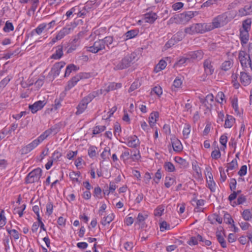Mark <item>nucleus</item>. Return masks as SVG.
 Here are the masks:
<instances>
[{
  "label": "nucleus",
  "mask_w": 252,
  "mask_h": 252,
  "mask_svg": "<svg viewBox=\"0 0 252 252\" xmlns=\"http://www.w3.org/2000/svg\"><path fill=\"white\" fill-rule=\"evenodd\" d=\"M53 132L56 133V128L52 127L45 130L42 134H41L36 139L32 141L31 143L23 147L21 149V153L22 154H27L30 152L35 148H36L40 143H41L44 140L46 139L50 134Z\"/></svg>",
  "instance_id": "1"
},
{
  "label": "nucleus",
  "mask_w": 252,
  "mask_h": 252,
  "mask_svg": "<svg viewBox=\"0 0 252 252\" xmlns=\"http://www.w3.org/2000/svg\"><path fill=\"white\" fill-rule=\"evenodd\" d=\"M232 18L230 12H225L214 18L211 23H209L211 30L225 25Z\"/></svg>",
  "instance_id": "2"
},
{
  "label": "nucleus",
  "mask_w": 252,
  "mask_h": 252,
  "mask_svg": "<svg viewBox=\"0 0 252 252\" xmlns=\"http://www.w3.org/2000/svg\"><path fill=\"white\" fill-rule=\"evenodd\" d=\"M196 12L185 11L182 13L175 15L174 17L170 19L172 23L177 24H187L193 17L196 15Z\"/></svg>",
  "instance_id": "3"
},
{
  "label": "nucleus",
  "mask_w": 252,
  "mask_h": 252,
  "mask_svg": "<svg viewBox=\"0 0 252 252\" xmlns=\"http://www.w3.org/2000/svg\"><path fill=\"white\" fill-rule=\"evenodd\" d=\"M138 57L135 52H133L126 56L121 62L115 65V70H122L128 67L130 63L137 60Z\"/></svg>",
  "instance_id": "4"
},
{
  "label": "nucleus",
  "mask_w": 252,
  "mask_h": 252,
  "mask_svg": "<svg viewBox=\"0 0 252 252\" xmlns=\"http://www.w3.org/2000/svg\"><path fill=\"white\" fill-rule=\"evenodd\" d=\"M76 26V24L75 23H71L70 24L66 25L58 32L55 37L52 39L49 44L53 45L58 40L63 38L65 36L71 33Z\"/></svg>",
  "instance_id": "5"
},
{
  "label": "nucleus",
  "mask_w": 252,
  "mask_h": 252,
  "mask_svg": "<svg viewBox=\"0 0 252 252\" xmlns=\"http://www.w3.org/2000/svg\"><path fill=\"white\" fill-rule=\"evenodd\" d=\"M42 175V170L37 168L30 172L27 176L26 182L27 184H32L38 182Z\"/></svg>",
  "instance_id": "6"
},
{
  "label": "nucleus",
  "mask_w": 252,
  "mask_h": 252,
  "mask_svg": "<svg viewBox=\"0 0 252 252\" xmlns=\"http://www.w3.org/2000/svg\"><path fill=\"white\" fill-rule=\"evenodd\" d=\"M239 60L243 67H251L252 58L244 51H240L239 53Z\"/></svg>",
  "instance_id": "7"
},
{
  "label": "nucleus",
  "mask_w": 252,
  "mask_h": 252,
  "mask_svg": "<svg viewBox=\"0 0 252 252\" xmlns=\"http://www.w3.org/2000/svg\"><path fill=\"white\" fill-rule=\"evenodd\" d=\"M210 168H207V173L205 174L206 177V181L208 187L210 189L211 191L214 192L216 190V185L213 180V175L212 173L210 171Z\"/></svg>",
  "instance_id": "8"
},
{
  "label": "nucleus",
  "mask_w": 252,
  "mask_h": 252,
  "mask_svg": "<svg viewBox=\"0 0 252 252\" xmlns=\"http://www.w3.org/2000/svg\"><path fill=\"white\" fill-rule=\"evenodd\" d=\"M105 49L103 42L101 40H98L94 42L93 46L88 47L87 50L93 53H96Z\"/></svg>",
  "instance_id": "9"
},
{
  "label": "nucleus",
  "mask_w": 252,
  "mask_h": 252,
  "mask_svg": "<svg viewBox=\"0 0 252 252\" xmlns=\"http://www.w3.org/2000/svg\"><path fill=\"white\" fill-rule=\"evenodd\" d=\"M193 25L196 33H204L207 31H211L209 23H197L194 24Z\"/></svg>",
  "instance_id": "10"
},
{
  "label": "nucleus",
  "mask_w": 252,
  "mask_h": 252,
  "mask_svg": "<svg viewBox=\"0 0 252 252\" xmlns=\"http://www.w3.org/2000/svg\"><path fill=\"white\" fill-rule=\"evenodd\" d=\"M203 67L205 73L207 75H210L213 73L214 67L213 63L210 59H207L204 61L203 63Z\"/></svg>",
  "instance_id": "11"
},
{
  "label": "nucleus",
  "mask_w": 252,
  "mask_h": 252,
  "mask_svg": "<svg viewBox=\"0 0 252 252\" xmlns=\"http://www.w3.org/2000/svg\"><path fill=\"white\" fill-rule=\"evenodd\" d=\"M45 100H39L34 102L32 105L29 106V109L32 113H35L37 111L41 110L46 104Z\"/></svg>",
  "instance_id": "12"
},
{
  "label": "nucleus",
  "mask_w": 252,
  "mask_h": 252,
  "mask_svg": "<svg viewBox=\"0 0 252 252\" xmlns=\"http://www.w3.org/2000/svg\"><path fill=\"white\" fill-rule=\"evenodd\" d=\"M122 87L121 83H110L104 89H101V94H106L111 91H114Z\"/></svg>",
  "instance_id": "13"
},
{
  "label": "nucleus",
  "mask_w": 252,
  "mask_h": 252,
  "mask_svg": "<svg viewBox=\"0 0 252 252\" xmlns=\"http://www.w3.org/2000/svg\"><path fill=\"white\" fill-rule=\"evenodd\" d=\"M126 145L129 147L137 148L140 145V141L136 136L133 135L127 138Z\"/></svg>",
  "instance_id": "14"
},
{
  "label": "nucleus",
  "mask_w": 252,
  "mask_h": 252,
  "mask_svg": "<svg viewBox=\"0 0 252 252\" xmlns=\"http://www.w3.org/2000/svg\"><path fill=\"white\" fill-rule=\"evenodd\" d=\"M240 80L241 84L244 86L249 85L252 81V76L248 73L245 72H241L240 75Z\"/></svg>",
  "instance_id": "15"
},
{
  "label": "nucleus",
  "mask_w": 252,
  "mask_h": 252,
  "mask_svg": "<svg viewBox=\"0 0 252 252\" xmlns=\"http://www.w3.org/2000/svg\"><path fill=\"white\" fill-rule=\"evenodd\" d=\"M65 64V62L63 61L56 63L51 69V72L53 76L55 77L58 76L61 69L64 67Z\"/></svg>",
  "instance_id": "16"
},
{
  "label": "nucleus",
  "mask_w": 252,
  "mask_h": 252,
  "mask_svg": "<svg viewBox=\"0 0 252 252\" xmlns=\"http://www.w3.org/2000/svg\"><path fill=\"white\" fill-rule=\"evenodd\" d=\"M148 215L145 212L139 213L136 218L135 224H138L141 227L145 225V220L147 219Z\"/></svg>",
  "instance_id": "17"
},
{
  "label": "nucleus",
  "mask_w": 252,
  "mask_h": 252,
  "mask_svg": "<svg viewBox=\"0 0 252 252\" xmlns=\"http://www.w3.org/2000/svg\"><path fill=\"white\" fill-rule=\"evenodd\" d=\"M89 101H87V99L84 97L79 103L77 107L76 115H80L83 113L86 109Z\"/></svg>",
  "instance_id": "18"
},
{
  "label": "nucleus",
  "mask_w": 252,
  "mask_h": 252,
  "mask_svg": "<svg viewBox=\"0 0 252 252\" xmlns=\"http://www.w3.org/2000/svg\"><path fill=\"white\" fill-rule=\"evenodd\" d=\"M158 18L157 14L155 12H150L144 15V20L146 22L153 23Z\"/></svg>",
  "instance_id": "19"
},
{
  "label": "nucleus",
  "mask_w": 252,
  "mask_h": 252,
  "mask_svg": "<svg viewBox=\"0 0 252 252\" xmlns=\"http://www.w3.org/2000/svg\"><path fill=\"white\" fill-rule=\"evenodd\" d=\"M240 39L241 43L243 46L246 44L249 40V32L246 31H240Z\"/></svg>",
  "instance_id": "20"
},
{
  "label": "nucleus",
  "mask_w": 252,
  "mask_h": 252,
  "mask_svg": "<svg viewBox=\"0 0 252 252\" xmlns=\"http://www.w3.org/2000/svg\"><path fill=\"white\" fill-rule=\"evenodd\" d=\"M235 122V119L231 115H227L225 120L224 127L226 128H231Z\"/></svg>",
  "instance_id": "21"
},
{
  "label": "nucleus",
  "mask_w": 252,
  "mask_h": 252,
  "mask_svg": "<svg viewBox=\"0 0 252 252\" xmlns=\"http://www.w3.org/2000/svg\"><path fill=\"white\" fill-rule=\"evenodd\" d=\"M171 142L173 150L176 152H180L183 149L181 142L176 138L171 139Z\"/></svg>",
  "instance_id": "22"
},
{
  "label": "nucleus",
  "mask_w": 252,
  "mask_h": 252,
  "mask_svg": "<svg viewBox=\"0 0 252 252\" xmlns=\"http://www.w3.org/2000/svg\"><path fill=\"white\" fill-rule=\"evenodd\" d=\"M159 117V114L158 112L155 111L151 113L149 117V123L150 126L153 127L156 124Z\"/></svg>",
  "instance_id": "23"
},
{
  "label": "nucleus",
  "mask_w": 252,
  "mask_h": 252,
  "mask_svg": "<svg viewBox=\"0 0 252 252\" xmlns=\"http://www.w3.org/2000/svg\"><path fill=\"white\" fill-rule=\"evenodd\" d=\"M63 56V47L62 45H59L57 47L56 51L53 54L51 58L55 60H59L61 59Z\"/></svg>",
  "instance_id": "24"
},
{
  "label": "nucleus",
  "mask_w": 252,
  "mask_h": 252,
  "mask_svg": "<svg viewBox=\"0 0 252 252\" xmlns=\"http://www.w3.org/2000/svg\"><path fill=\"white\" fill-rule=\"evenodd\" d=\"M47 25L45 23H42L39 25L37 27L32 31L31 34L34 35L35 33L38 35H40L42 32L46 29Z\"/></svg>",
  "instance_id": "25"
},
{
  "label": "nucleus",
  "mask_w": 252,
  "mask_h": 252,
  "mask_svg": "<svg viewBox=\"0 0 252 252\" xmlns=\"http://www.w3.org/2000/svg\"><path fill=\"white\" fill-rule=\"evenodd\" d=\"M79 45V42L78 39L75 38L68 46L67 53H72L75 51Z\"/></svg>",
  "instance_id": "26"
},
{
  "label": "nucleus",
  "mask_w": 252,
  "mask_h": 252,
  "mask_svg": "<svg viewBox=\"0 0 252 252\" xmlns=\"http://www.w3.org/2000/svg\"><path fill=\"white\" fill-rule=\"evenodd\" d=\"M182 84L183 80L181 78L179 77H176L173 81L172 90L173 91H176L182 87Z\"/></svg>",
  "instance_id": "27"
},
{
  "label": "nucleus",
  "mask_w": 252,
  "mask_h": 252,
  "mask_svg": "<svg viewBox=\"0 0 252 252\" xmlns=\"http://www.w3.org/2000/svg\"><path fill=\"white\" fill-rule=\"evenodd\" d=\"M79 78L77 75H75L72 77L67 83L66 86L65 87V90H69L73 88L78 81H79Z\"/></svg>",
  "instance_id": "28"
},
{
  "label": "nucleus",
  "mask_w": 252,
  "mask_h": 252,
  "mask_svg": "<svg viewBox=\"0 0 252 252\" xmlns=\"http://www.w3.org/2000/svg\"><path fill=\"white\" fill-rule=\"evenodd\" d=\"M115 215L113 213L108 214L107 216L104 217L101 220V223L103 225L109 224L114 219Z\"/></svg>",
  "instance_id": "29"
},
{
  "label": "nucleus",
  "mask_w": 252,
  "mask_h": 252,
  "mask_svg": "<svg viewBox=\"0 0 252 252\" xmlns=\"http://www.w3.org/2000/svg\"><path fill=\"white\" fill-rule=\"evenodd\" d=\"M252 12V6L250 5H246L244 8L239 10V15L241 16H244L250 14Z\"/></svg>",
  "instance_id": "30"
},
{
  "label": "nucleus",
  "mask_w": 252,
  "mask_h": 252,
  "mask_svg": "<svg viewBox=\"0 0 252 252\" xmlns=\"http://www.w3.org/2000/svg\"><path fill=\"white\" fill-rule=\"evenodd\" d=\"M139 33L137 30H132L127 32L125 34L124 39L126 40L135 37Z\"/></svg>",
  "instance_id": "31"
},
{
  "label": "nucleus",
  "mask_w": 252,
  "mask_h": 252,
  "mask_svg": "<svg viewBox=\"0 0 252 252\" xmlns=\"http://www.w3.org/2000/svg\"><path fill=\"white\" fill-rule=\"evenodd\" d=\"M190 131L191 126L188 123L185 124L183 129V135L184 139H187L189 137Z\"/></svg>",
  "instance_id": "32"
},
{
  "label": "nucleus",
  "mask_w": 252,
  "mask_h": 252,
  "mask_svg": "<svg viewBox=\"0 0 252 252\" xmlns=\"http://www.w3.org/2000/svg\"><path fill=\"white\" fill-rule=\"evenodd\" d=\"M200 240H203V237L198 235L196 237H192L188 241V244L190 246H195L198 244V241H200Z\"/></svg>",
  "instance_id": "33"
},
{
  "label": "nucleus",
  "mask_w": 252,
  "mask_h": 252,
  "mask_svg": "<svg viewBox=\"0 0 252 252\" xmlns=\"http://www.w3.org/2000/svg\"><path fill=\"white\" fill-rule=\"evenodd\" d=\"M174 160L176 162L181 166V167L186 168L189 166V163L186 160L181 157H176L174 158Z\"/></svg>",
  "instance_id": "34"
},
{
  "label": "nucleus",
  "mask_w": 252,
  "mask_h": 252,
  "mask_svg": "<svg viewBox=\"0 0 252 252\" xmlns=\"http://www.w3.org/2000/svg\"><path fill=\"white\" fill-rule=\"evenodd\" d=\"M231 105L237 114H240V111L238 107V98L237 97H233L231 100Z\"/></svg>",
  "instance_id": "35"
},
{
  "label": "nucleus",
  "mask_w": 252,
  "mask_h": 252,
  "mask_svg": "<svg viewBox=\"0 0 252 252\" xmlns=\"http://www.w3.org/2000/svg\"><path fill=\"white\" fill-rule=\"evenodd\" d=\"M228 138L226 134L222 135L220 138V143L221 144L222 147H220L221 151H224L226 148V143L227 142Z\"/></svg>",
  "instance_id": "36"
},
{
  "label": "nucleus",
  "mask_w": 252,
  "mask_h": 252,
  "mask_svg": "<svg viewBox=\"0 0 252 252\" xmlns=\"http://www.w3.org/2000/svg\"><path fill=\"white\" fill-rule=\"evenodd\" d=\"M216 236L217 238V240L220 244L221 246L223 248H226L227 247L226 243L221 233L220 232H217Z\"/></svg>",
  "instance_id": "37"
},
{
  "label": "nucleus",
  "mask_w": 252,
  "mask_h": 252,
  "mask_svg": "<svg viewBox=\"0 0 252 252\" xmlns=\"http://www.w3.org/2000/svg\"><path fill=\"white\" fill-rule=\"evenodd\" d=\"M97 148L94 146H90L88 150V154L89 156L93 158L95 157L97 155Z\"/></svg>",
  "instance_id": "38"
},
{
  "label": "nucleus",
  "mask_w": 252,
  "mask_h": 252,
  "mask_svg": "<svg viewBox=\"0 0 252 252\" xmlns=\"http://www.w3.org/2000/svg\"><path fill=\"white\" fill-rule=\"evenodd\" d=\"M77 69V67L76 65L73 64H70L67 66L65 72L64 73V76H68L72 71H76Z\"/></svg>",
  "instance_id": "39"
},
{
  "label": "nucleus",
  "mask_w": 252,
  "mask_h": 252,
  "mask_svg": "<svg viewBox=\"0 0 252 252\" xmlns=\"http://www.w3.org/2000/svg\"><path fill=\"white\" fill-rule=\"evenodd\" d=\"M167 63L166 62L163 60L159 61L158 63L156 66L155 68V71L156 72H158L163 69H164L166 66Z\"/></svg>",
  "instance_id": "40"
},
{
  "label": "nucleus",
  "mask_w": 252,
  "mask_h": 252,
  "mask_svg": "<svg viewBox=\"0 0 252 252\" xmlns=\"http://www.w3.org/2000/svg\"><path fill=\"white\" fill-rule=\"evenodd\" d=\"M164 168L166 171L169 172H172L175 171V167L171 162H165L164 164Z\"/></svg>",
  "instance_id": "41"
},
{
  "label": "nucleus",
  "mask_w": 252,
  "mask_h": 252,
  "mask_svg": "<svg viewBox=\"0 0 252 252\" xmlns=\"http://www.w3.org/2000/svg\"><path fill=\"white\" fill-rule=\"evenodd\" d=\"M80 172L71 171L69 173V177L71 180L74 182H78V178L80 177Z\"/></svg>",
  "instance_id": "42"
},
{
  "label": "nucleus",
  "mask_w": 252,
  "mask_h": 252,
  "mask_svg": "<svg viewBox=\"0 0 252 252\" xmlns=\"http://www.w3.org/2000/svg\"><path fill=\"white\" fill-rule=\"evenodd\" d=\"M242 215L245 220H249L252 218V212L249 209H246L243 211Z\"/></svg>",
  "instance_id": "43"
},
{
  "label": "nucleus",
  "mask_w": 252,
  "mask_h": 252,
  "mask_svg": "<svg viewBox=\"0 0 252 252\" xmlns=\"http://www.w3.org/2000/svg\"><path fill=\"white\" fill-rule=\"evenodd\" d=\"M175 183V179L171 177H166L164 185L166 188H169Z\"/></svg>",
  "instance_id": "44"
},
{
  "label": "nucleus",
  "mask_w": 252,
  "mask_h": 252,
  "mask_svg": "<svg viewBox=\"0 0 252 252\" xmlns=\"http://www.w3.org/2000/svg\"><path fill=\"white\" fill-rule=\"evenodd\" d=\"M216 101L222 104L223 101L226 102V100L225 99V95L222 92H219L216 97Z\"/></svg>",
  "instance_id": "45"
},
{
  "label": "nucleus",
  "mask_w": 252,
  "mask_h": 252,
  "mask_svg": "<svg viewBox=\"0 0 252 252\" xmlns=\"http://www.w3.org/2000/svg\"><path fill=\"white\" fill-rule=\"evenodd\" d=\"M110 149L109 148H106L100 155V157L103 160L109 159L110 156Z\"/></svg>",
  "instance_id": "46"
},
{
  "label": "nucleus",
  "mask_w": 252,
  "mask_h": 252,
  "mask_svg": "<svg viewBox=\"0 0 252 252\" xmlns=\"http://www.w3.org/2000/svg\"><path fill=\"white\" fill-rule=\"evenodd\" d=\"M100 94H101V90L100 91H94L85 97L87 99V101L90 102L94 97L98 96Z\"/></svg>",
  "instance_id": "47"
},
{
  "label": "nucleus",
  "mask_w": 252,
  "mask_h": 252,
  "mask_svg": "<svg viewBox=\"0 0 252 252\" xmlns=\"http://www.w3.org/2000/svg\"><path fill=\"white\" fill-rule=\"evenodd\" d=\"M221 156V154L220 151L218 146L216 147L214 150L211 153V157L215 159L219 158Z\"/></svg>",
  "instance_id": "48"
},
{
  "label": "nucleus",
  "mask_w": 252,
  "mask_h": 252,
  "mask_svg": "<svg viewBox=\"0 0 252 252\" xmlns=\"http://www.w3.org/2000/svg\"><path fill=\"white\" fill-rule=\"evenodd\" d=\"M3 30L6 32H9L13 31L14 27L12 23L8 21H6Z\"/></svg>",
  "instance_id": "49"
},
{
  "label": "nucleus",
  "mask_w": 252,
  "mask_h": 252,
  "mask_svg": "<svg viewBox=\"0 0 252 252\" xmlns=\"http://www.w3.org/2000/svg\"><path fill=\"white\" fill-rule=\"evenodd\" d=\"M251 20L247 19L243 23V29L240 31H246L249 32L251 29Z\"/></svg>",
  "instance_id": "50"
},
{
  "label": "nucleus",
  "mask_w": 252,
  "mask_h": 252,
  "mask_svg": "<svg viewBox=\"0 0 252 252\" xmlns=\"http://www.w3.org/2000/svg\"><path fill=\"white\" fill-rule=\"evenodd\" d=\"M233 62L232 61H226L222 63L221 65L222 69L227 71L229 70L232 66Z\"/></svg>",
  "instance_id": "51"
},
{
  "label": "nucleus",
  "mask_w": 252,
  "mask_h": 252,
  "mask_svg": "<svg viewBox=\"0 0 252 252\" xmlns=\"http://www.w3.org/2000/svg\"><path fill=\"white\" fill-rule=\"evenodd\" d=\"M106 129V127L104 126H96L94 128L93 134L94 135L100 133V132L104 131Z\"/></svg>",
  "instance_id": "52"
},
{
  "label": "nucleus",
  "mask_w": 252,
  "mask_h": 252,
  "mask_svg": "<svg viewBox=\"0 0 252 252\" xmlns=\"http://www.w3.org/2000/svg\"><path fill=\"white\" fill-rule=\"evenodd\" d=\"M238 163L236 159H233L227 166V171L228 170H232L237 167Z\"/></svg>",
  "instance_id": "53"
},
{
  "label": "nucleus",
  "mask_w": 252,
  "mask_h": 252,
  "mask_svg": "<svg viewBox=\"0 0 252 252\" xmlns=\"http://www.w3.org/2000/svg\"><path fill=\"white\" fill-rule=\"evenodd\" d=\"M185 32L186 34H189L190 35H192L195 33H196L193 24H192L189 27L186 28L185 29Z\"/></svg>",
  "instance_id": "54"
},
{
  "label": "nucleus",
  "mask_w": 252,
  "mask_h": 252,
  "mask_svg": "<svg viewBox=\"0 0 252 252\" xmlns=\"http://www.w3.org/2000/svg\"><path fill=\"white\" fill-rule=\"evenodd\" d=\"M102 40L103 42V45L105 47V46L109 47L113 42V37L112 36H107Z\"/></svg>",
  "instance_id": "55"
},
{
  "label": "nucleus",
  "mask_w": 252,
  "mask_h": 252,
  "mask_svg": "<svg viewBox=\"0 0 252 252\" xmlns=\"http://www.w3.org/2000/svg\"><path fill=\"white\" fill-rule=\"evenodd\" d=\"M101 191V189L99 187H95L94 189V196L98 199L102 198Z\"/></svg>",
  "instance_id": "56"
},
{
  "label": "nucleus",
  "mask_w": 252,
  "mask_h": 252,
  "mask_svg": "<svg viewBox=\"0 0 252 252\" xmlns=\"http://www.w3.org/2000/svg\"><path fill=\"white\" fill-rule=\"evenodd\" d=\"M9 234L15 240H18L20 237V234L15 229L7 230Z\"/></svg>",
  "instance_id": "57"
},
{
  "label": "nucleus",
  "mask_w": 252,
  "mask_h": 252,
  "mask_svg": "<svg viewBox=\"0 0 252 252\" xmlns=\"http://www.w3.org/2000/svg\"><path fill=\"white\" fill-rule=\"evenodd\" d=\"M18 127L17 124H12L11 126L10 127L8 130H7L6 129H4L2 131V135L7 134V133H11L12 131H14Z\"/></svg>",
  "instance_id": "58"
},
{
  "label": "nucleus",
  "mask_w": 252,
  "mask_h": 252,
  "mask_svg": "<svg viewBox=\"0 0 252 252\" xmlns=\"http://www.w3.org/2000/svg\"><path fill=\"white\" fill-rule=\"evenodd\" d=\"M6 224V218L4 216V211L1 210L0 212V227H3Z\"/></svg>",
  "instance_id": "59"
},
{
  "label": "nucleus",
  "mask_w": 252,
  "mask_h": 252,
  "mask_svg": "<svg viewBox=\"0 0 252 252\" xmlns=\"http://www.w3.org/2000/svg\"><path fill=\"white\" fill-rule=\"evenodd\" d=\"M185 31H179L174 35V38L177 41H181L185 36Z\"/></svg>",
  "instance_id": "60"
},
{
  "label": "nucleus",
  "mask_w": 252,
  "mask_h": 252,
  "mask_svg": "<svg viewBox=\"0 0 252 252\" xmlns=\"http://www.w3.org/2000/svg\"><path fill=\"white\" fill-rule=\"evenodd\" d=\"M214 98L213 95L212 94H210L206 96L205 102H206L208 105L211 106L214 102Z\"/></svg>",
  "instance_id": "61"
},
{
  "label": "nucleus",
  "mask_w": 252,
  "mask_h": 252,
  "mask_svg": "<svg viewBox=\"0 0 252 252\" xmlns=\"http://www.w3.org/2000/svg\"><path fill=\"white\" fill-rule=\"evenodd\" d=\"M184 5V3L182 2H178L174 3L172 5V8L174 11H177L182 9Z\"/></svg>",
  "instance_id": "62"
},
{
  "label": "nucleus",
  "mask_w": 252,
  "mask_h": 252,
  "mask_svg": "<svg viewBox=\"0 0 252 252\" xmlns=\"http://www.w3.org/2000/svg\"><path fill=\"white\" fill-rule=\"evenodd\" d=\"M164 209L163 207L159 206L154 211V215L155 216L160 217L162 215Z\"/></svg>",
  "instance_id": "63"
},
{
  "label": "nucleus",
  "mask_w": 252,
  "mask_h": 252,
  "mask_svg": "<svg viewBox=\"0 0 252 252\" xmlns=\"http://www.w3.org/2000/svg\"><path fill=\"white\" fill-rule=\"evenodd\" d=\"M152 92H154L158 96H160L162 94V89L160 86H157L153 89Z\"/></svg>",
  "instance_id": "64"
}]
</instances>
